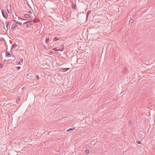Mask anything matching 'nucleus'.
I'll return each instance as SVG.
<instances>
[{"instance_id":"7","label":"nucleus","mask_w":155,"mask_h":155,"mask_svg":"<svg viewBox=\"0 0 155 155\" xmlns=\"http://www.w3.org/2000/svg\"><path fill=\"white\" fill-rule=\"evenodd\" d=\"M66 17L67 18H70L71 17L70 14L69 13L67 14Z\"/></svg>"},{"instance_id":"19","label":"nucleus","mask_w":155,"mask_h":155,"mask_svg":"<svg viewBox=\"0 0 155 155\" xmlns=\"http://www.w3.org/2000/svg\"><path fill=\"white\" fill-rule=\"evenodd\" d=\"M24 0L25 1V2H26L27 3V4H28V6H30V5H29L28 2V1L27 0Z\"/></svg>"},{"instance_id":"12","label":"nucleus","mask_w":155,"mask_h":155,"mask_svg":"<svg viewBox=\"0 0 155 155\" xmlns=\"http://www.w3.org/2000/svg\"><path fill=\"white\" fill-rule=\"evenodd\" d=\"M54 41H56L59 40V38L57 37H56L53 38Z\"/></svg>"},{"instance_id":"34","label":"nucleus","mask_w":155,"mask_h":155,"mask_svg":"<svg viewBox=\"0 0 155 155\" xmlns=\"http://www.w3.org/2000/svg\"><path fill=\"white\" fill-rule=\"evenodd\" d=\"M4 28L6 30L5 28V27H4Z\"/></svg>"},{"instance_id":"26","label":"nucleus","mask_w":155,"mask_h":155,"mask_svg":"<svg viewBox=\"0 0 155 155\" xmlns=\"http://www.w3.org/2000/svg\"><path fill=\"white\" fill-rule=\"evenodd\" d=\"M28 22V21H27L25 22H24L23 23V25H24V24H27V23Z\"/></svg>"},{"instance_id":"31","label":"nucleus","mask_w":155,"mask_h":155,"mask_svg":"<svg viewBox=\"0 0 155 155\" xmlns=\"http://www.w3.org/2000/svg\"><path fill=\"white\" fill-rule=\"evenodd\" d=\"M28 13L31 14V11H29V12H28Z\"/></svg>"},{"instance_id":"28","label":"nucleus","mask_w":155,"mask_h":155,"mask_svg":"<svg viewBox=\"0 0 155 155\" xmlns=\"http://www.w3.org/2000/svg\"><path fill=\"white\" fill-rule=\"evenodd\" d=\"M19 18L21 19L22 20H26V19H24L22 18Z\"/></svg>"},{"instance_id":"2","label":"nucleus","mask_w":155,"mask_h":155,"mask_svg":"<svg viewBox=\"0 0 155 155\" xmlns=\"http://www.w3.org/2000/svg\"><path fill=\"white\" fill-rule=\"evenodd\" d=\"M69 69V68H61L59 69V71L61 72H65Z\"/></svg>"},{"instance_id":"22","label":"nucleus","mask_w":155,"mask_h":155,"mask_svg":"<svg viewBox=\"0 0 155 155\" xmlns=\"http://www.w3.org/2000/svg\"><path fill=\"white\" fill-rule=\"evenodd\" d=\"M137 143L139 144H140L141 143V142L140 141H137Z\"/></svg>"},{"instance_id":"14","label":"nucleus","mask_w":155,"mask_h":155,"mask_svg":"<svg viewBox=\"0 0 155 155\" xmlns=\"http://www.w3.org/2000/svg\"><path fill=\"white\" fill-rule=\"evenodd\" d=\"M74 128H70L68 130H67V131L68 132H69L70 131H72V130H74Z\"/></svg>"},{"instance_id":"32","label":"nucleus","mask_w":155,"mask_h":155,"mask_svg":"<svg viewBox=\"0 0 155 155\" xmlns=\"http://www.w3.org/2000/svg\"><path fill=\"white\" fill-rule=\"evenodd\" d=\"M13 21H15V22H16V20H13Z\"/></svg>"},{"instance_id":"11","label":"nucleus","mask_w":155,"mask_h":155,"mask_svg":"<svg viewBox=\"0 0 155 155\" xmlns=\"http://www.w3.org/2000/svg\"><path fill=\"white\" fill-rule=\"evenodd\" d=\"M76 7V5L74 4H72V7L73 9L74 8L75 9H76L75 8Z\"/></svg>"},{"instance_id":"30","label":"nucleus","mask_w":155,"mask_h":155,"mask_svg":"<svg viewBox=\"0 0 155 155\" xmlns=\"http://www.w3.org/2000/svg\"><path fill=\"white\" fill-rule=\"evenodd\" d=\"M7 10L8 11V13H9V11L8 10V6H7Z\"/></svg>"},{"instance_id":"25","label":"nucleus","mask_w":155,"mask_h":155,"mask_svg":"<svg viewBox=\"0 0 155 155\" xmlns=\"http://www.w3.org/2000/svg\"><path fill=\"white\" fill-rule=\"evenodd\" d=\"M20 101V99H18V100H17V101H16V102H17V104L18 103V102H19V101Z\"/></svg>"},{"instance_id":"23","label":"nucleus","mask_w":155,"mask_h":155,"mask_svg":"<svg viewBox=\"0 0 155 155\" xmlns=\"http://www.w3.org/2000/svg\"><path fill=\"white\" fill-rule=\"evenodd\" d=\"M17 69H18V70H19L21 68L20 67H16Z\"/></svg>"},{"instance_id":"20","label":"nucleus","mask_w":155,"mask_h":155,"mask_svg":"<svg viewBox=\"0 0 155 155\" xmlns=\"http://www.w3.org/2000/svg\"><path fill=\"white\" fill-rule=\"evenodd\" d=\"M53 50L54 51H59V50L57 49L56 48L53 49Z\"/></svg>"},{"instance_id":"18","label":"nucleus","mask_w":155,"mask_h":155,"mask_svg":"<svg viewBox=\"0 0 155 155\" xmlns=\"http://www.w3.org/2000/svg\"><path fill=\"white\" fill-rule=\"evenodd\" d=\"M36 78L37 79L39 80V75H36Z\"/></svg>"},{"instance_id":"29","label":"nucleus","mask_w":155,"mask_h":155,"mask_svg":"<svg viewBox=\"0 0 155 155\" xmlns=\"http://www.w3.org/2000/svg\"><path fill=\"white\" fill-rule=\"evenodd\" d=\"M89 12H90L88 11L87 12V16H88V15H89Z\"/></svg>"},{"instance_id":"17","label":"nucleus","mask_w":155,"mask_h":155,"mask_svg":"<svg viewBox=\"0 0 155 155\" xmlns=\"http://www.w3.org/2000/svg\"><path fill=\"white\" fill-rule=\"evenodd\" d=\"M16 23L17 24H18L20 25H22V23H21L18 21L16 22Z\"/></svg>"},{"instance_id":"33","label":"nucleus","mask_w":155,"mask_h":155,"mask_svg":"<svg viewBox=\"0 0 155 155\" xmlns=\"http://www.w3.org/2000/svg\"><path fill=\"white\" fill-rule=\"evenodd\" d=\"M154 122H155V115H154Z\"/></svg>"},{"instance_id":"24","label":"nucleus","mask_w":155,"mask_h":155,"mask_svg":"<svg viewBox=\"0 0 155 155\" xmlns=\"http://www.w3.org/2000/svg\"><path fill=\"white\" fill-rule=\"evenodd\" d=\"M133 22V19H130V22H131V23H132Z\"/></svg>"},{"instance_id":"1","label":"nucleus","mask_w":155,"mask_h":155,"mask_svg":"<svg viewBox=\"0 0 155 155\" xmlns=\"http://www.w3.org/2000/svg\"><path fill=\"white\" fill-rule=\"evenodd\" d=\"M0 10L2 11V14L3 17L5 18L6 19H7V18L6 17H7L8 16V15L7 14V12L5 11L4 10H3L2 11V10L1 8H0Z\"/></svg>"},{"instance_id":"3","label":"nucleus","mask_w":155,"mask_h":155,"mask_svg":"<svg viewBox=\"0 0 155 155\" xmlns=\"http://www.w3.org/2000/svg\"><path fill=\"white\" fill-rule=\"evenodd\" d=\"M31 22H32V20H31V21H28V22L27 23V25H26V28H29L30 27V26H31Z\"/></svg>"},{"instance_id":"13","label":"nucleus","mask_w":155,"mask_h":155,"mask_svg":"<svg viewBox=\"0 0 155 155\" xmlns=\"http://www.w3.org/2000/svg\"><path fill=\"white\" fill-rule=\"evenodd\" d=\"M49 40V38H46V39H45V43H47L48 42Z\"/></svg>"},{"instance_id":"21","label":"nucleus","mask_w":155,"mask_h":155,"mask_svg":"<svg viewBox=\"0 0 155 155\" xmlns=\"http://www.w3.org/2000/svg\"><path fill=\"white\" fill-rule=\"evenodd\" d=\"M35 22V23H37V21H36L35 19H33V21H32V22Z\"/></svg>"},{"instance_id":"5","label":"nucleus","mask_w":155,"mask_h":155,"mask_svg":"<svg viewBox=\"0 0 155 155\" xmlns=\"http://www.w3.org/2000/svg\"><path fill=\"white\" fill-rule=\"evenodd\" d=\"M24 16L25 18H30L29 20H30L31 19V16L28 14H25L24 15Z\"/></svg>"},{"instance_id":"27","label":"nucleus","mask_w":155,"mask_h":155,"mask_svg":"<svg viewBox=\"0 0 155 155\" xmlns=\"http://www.w3.org/2000/svg\"><path fill=\"white\" fill-rule=\"evenodd\" d=\"M3 65V64H1L0 65V68H1L2 67Z\"/></svg>"},{"instance_id":"9","label":"nucleus","mask_w":155,"mask_h":155,"mask_svg":"<svg viewBox=\"0 0 155 155\" xmlns=\"http://www.w3.org/2000/svg\"><path fill=\"white\" fill-rule=\"evenodd\" d=\"M89 150H87L85 151L84 153L87 155L89 153Z\"/></svg>"},{"instance_id":"10","label":"nucleus","mask_w":155,"mask_h":155,"mask_svg":"<svg viewBox=\"0 0 155 155\" xmlns=\"http://www.w3.org/2000/svg\"><path fill=\"white\" fill-rule=\"evenodd\" d=\"M6 55L7 56L10 57L11 54L9 52H7V51H6Z\"/></svg>"},{"instance_id":"4","label":"nucleus","mask_w":155,"mask_h":155,"mask_svg":"<svg viewBox=\"0 0 155 155\" xmlns=\"http://www.w3.org/2000/svg\"><path fill=\"white\" fill-rule=\"evenodd\" d=\"M17 26H18V25L17 24H16V23L14 24L12 26L11 29H13L15 27H17Z\"/></svg>"},{"instance_id":"8","label":"nucleus","mask_w":155,"mask_h":155,"mask_svg":"<svg viewBox=\"0 0 155 155\" xmlns=\"http://www.w3.org/2000/svg\"><path fill=\"white\" fill-rule=\"evenodd\" d=\"M9 23H10L9 22H8V21H6L5 22L6 25V27L7 29V30L8 29V25H9Z\"/></svg>"},{"instance_id":"15","label":"nucleus","mask_w":155,"mask_h":155,"mask_svg":"<svg viewBox=\"0 0 155 155\" xmlns=\"http://www.w3.org/2000/svg\"><path fill=\"white\" fill-rule=\"evenodd\" d=\"M23 60L22 58L21 59L20 61L19 62V64H21L23 62Z\"/></svg>"},{"instance_id":"16","label":"nucleus","mask_w":155,"mask_h":155,"mask_svg":"<svg viewBox=\"0 0 155 155\" xmlns=\"http://www.w3.org/2000/svg\"><path fill=\"white\" fill-rule=\"evenodd\" d=\"M12 48L15 47H17V45L16 44H13L12 45Z\"/></svg>"},{"instance_id":"6","label":"nucleus","mask_w":155,"mask_h":155,"mask_svg":"<svg viewBox=\"0 0 155 155\" xmlns=\"http://www.w3.org/2000/svg\"><path fill=\"white\" fill-rule=\"evenodd\" d=\"M64 46L63 45H61L60 47V49H59V51H62L64 50Z\"/></svg>"}]
</instances>
